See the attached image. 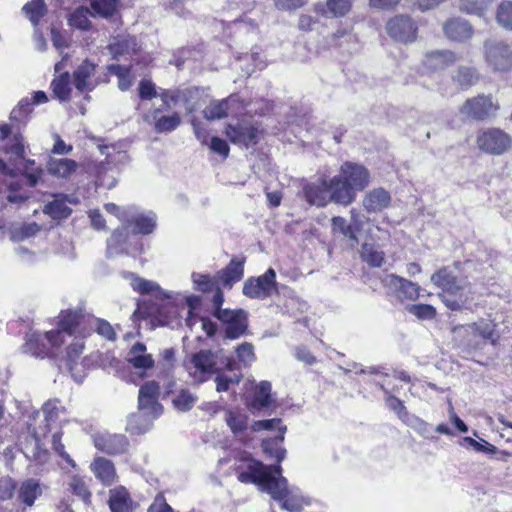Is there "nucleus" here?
I'll list each match as a JSON object with an SVG mask.
<instances>
[{
	"mask_svg": "<svg viewBox=\"0 0 512 512\" xmlns=\"http://www.w3.org/2000/svg\"><path fill=\"white\" fill-rule=\"evenodd\" d=\"M361 258L372 267H381L385 260V254L378 245L364 242L361 248Z\"/></svg>",
	"mask_w": 512,
	"mask_h": 512,
	"instance_id": "obj_33",
	"label": "nucleus"
},
{
	"mask_svg": "<svg viewBox=\"0 0 512 512\" xmlns=\"http://www.w3.org/2000/svg\"><path fill=\"white\" fill-rule=\"evenodd\" d=\"M391 203V195L384 188H374L367 192L362 200V205L368 213H379Z\"/></svg>",
	"mask_w": 512,
	"mask_h": 512,
	"instance_id": "obj_23",
	"label": "nucleus"
},
{
	"mask_svg": "<svg viewBox=\"0 0 512 512\" xmlns=\"http://www.w3.org/2000/svg\"><path fill=\"white\" fill-rule=\"evenodd\" d=\"M479 79V75L474 68L460 67L453 75V80L462 89H467L474 85Z\"/></svg>",
	"mask_w": 512,
	"mask_h": 512,
	"instance_id": "obj_40",
	"label": "nucleus"
},
{
	"mask_svg": "<svg viewBox=\"0 0 512 512\" xmlns=\"http://www.w3.org/2000/svg\"><path fill=\"white\" fill-rule=\"evenodd\" d=\"M352 7V0H327L326 1V15L333 17L345 16Z\"/></svg>",
	"mask_w": 512,
	"mask_h": 512,
	"instance_id": "obj_47",
	"label": "nucleus"
},
{
	"mask_svg": "<svg viewBox=\"0 0 512 512\" xmlns=\"http://www.w3.org/2000/svg\"><path fill=\"white\" fill-rule=\"evenodd\" d=\"M192 280L195 288L201 292H211L219 285L217 276L211 277L207 274L193 273Z\"/></svg>",
	"mask_w": 512,
	"mask_h": 512,
	"instance_id": "obj_48",
	"label": "nucleus"
},
{
	"mask_svg": "<svg viewBox=\"0 0 512 512\" xmlns=\"http://www.w3.org/2000/svg\"><path fill=\"white\" fill-rule=\"evenodd\" d=\"M409 425L422 437L427 439L433 438V428L430 424L425 422L424 420L418 418V417H411V420L409 421Z\"/></svg>",
	"mask_w": 512,
	"mask_h": 512,
	"instance_id": "obj_59",
	"label": "nucleus"
},
{
	"mask_svg": "<svg viewBox=\"0 0 512 512\" xmlns=\"http://www.w3.org/2000/svg\"><path fill=\"white\" fill-rule=\"evenodd\" d=\"M16 489V483L10 477L0 478V502L12 498Z\"/></svg>",
	"mask_w": 512,
	"mask_h": 512,
	"instance_id": "obj_60",
	"label": "nucleus"
},
{
	"mask_svg": "<svg viewBox=\"0 0 512 512\" xmlns=\"http://www.w3.org/2000/svg\"><path fill=\"white\" fill-rule=\"evenodd\" d=\"M126 359L135 369L147 370L154 366L152 355L146 353V346L141 342L130 348Z\"/></svg>",
	"mask_w": 512,
	"mask_h": 512,
	"instance_id": "obj_29",
	"label": "nucleus"
},
{
	"mask_svg": "<svg viewBox=\"0 0 512 512\" xmlns=\"http://www.w3.org/2000/svg\"><path fill=\"white\" fill-rule=\"evenodd\" d=\"M94 325L96 327V331L99 335L103 336L107 340H115L116 334L114 332L113 327L110 325L109 322L102 320V319H95Z\"/></svg>",
	"mask_w": 512,
	"mask_h": 512,
	"instance_id": "obj_64",
	"label": "nucleus"
},
{
	"mask_svg": "<svg viewBox=\"0 0 512 512\" xmlns=\"http://www.w3.org/2000/svg\"><path fill=\"white\" fill-rule=\"evenodd\" d=\"M260 133L259 128L248 123H238L235 126L229 124L226 127V136L229 140L235 145L246 148L257 144Z\"/></svg>",
	"mask_w": 512,
	"mask_h": 512,
	"instance_id": "obj_18",
	"label": "nucleus"
},
{
	"mask_svg": "<svg viewBox=\"0 0 512 512\" xmlns=\"http://www.w3.org/2000/svg\"><path fill=\"white\" fill-rule=\"evenodd\" d=\"M122 276L130 280V286L135 292L140 294H150L157 298L171 297L167 292L162 290L160 285L155 281L141 278L132 272H123Z\"/></svg>",
	"mask_w": 512,
	"mask_h": 512,
	"instance_id": "obj_21",
	"label": "nucleus"
},
{
	"mask_svg": "<svg viewBox=\"0 0 512 512\" xmlns=\"http://www.w3.org/2000/svg\"><path fill=\"white\" fill-rule=\"evenodd\" d=\"M271 403V383L268 381H262L257 387L251 402V408L255 410H261L268 407Z\"/></svg>",
	"mask_w": 512,
	"mask_h": 512,
	"instance_id": "obj_38",
	"label": "nucleus"
},
{
	"mask_svg": "<svg viewBox=\"0 0 512 512\" xmlns=\"http://www.w3.org/2000/svg\"><path fill=\"white\" fill-rule=\"evenodd\" d=\"M454 339L467 350L481 349L486 341L495 344L499 338L493 320L481 318L453 329Z\"/></svg>",
	"mask_w": 512,
	"mask_h": 512,
	"instance_id": "obj_5",
	"label": "nucleus"
},
{
	"mask_svg": "<svg viewBox=\"0 0 512 512\" xmlns=\"http://www.w3.org/2000/svg\"><path fill=\"white\" fill-rule=\"evenodd\" d=\"M183 95L184 93H182L181 89L159 88V97L163 103L162 109L170 110L173 106L180 102V98L183 97Z\"/></svg>",
	"mask_w": 512,
	"mask_h": 512,
	"instance_id": "obj_50",
	"label": "nucleus"
},
{
	"mask_svg": "<svg viewBox=\"0 0 512 512\" xmlns=\"http://www.w3.org/2000/svg\"><path fill=\"white\" fill-rule=\"evenodd\" d=\"M114 58L136 51V40L133 37H126L115 40L109 46Z\"/></svg>",
	"mask_w": 512,
	"mask_h": 512,
	"instance_id": "obj_43",
	"label": "nucleus"
},
{
	"mask_svg": "<svg viewBox=\"0 0 512 512\" xmlns=\"http://www.w3.org/2000/svg\"><path fill=\"white\" fill-rule=\"evenodd\" d=\"M138 91L139 97L142 100H151L155 97H159V89L156 88L154 83L147 79L140 81Z\"/></svg>",
	"mask_w": 512,
	"mask_h": 512,
	"instance_id": "obj_58",
	"label": "nucleus"
},
{
	"mask_svg": "<svg viewBox=\"0 0 512 512\" xmlns=\"http://www.w3.org/2000/svg\"><path fill=\"white\" fill-rule=\"evenodd\" d=\"M69 487L72 493L78 496L84 503H89L91 493L85 481L79 476H72L69 482Z\"/></svg>",
	"mask_w": 512,
	"mask_h": 512,
	"instance_id": "obj_51",
	"label": "nucleus"
},
{
	"mask_svg": "<svg viewBox=\"0 0 512 512\" xmlns=\"http://www.w3.org/2000/svg\"><path fill=\"white\" fill-rule=\"evenodd\" d=\"M119 220L126 227H133V231L139 234H150L157 225V217L153 212L139 213L135 207H127L119 215Z\"/></svg>",
	"mask_w": 512,
	"mask_h": 512,
	"instance_id": "obj_13",
	"label": "nucleus"
},
{
	"mask_svg": "<svg viewBox=\"0 0 512 512\" xmlns=\"http://www.w3.org/2000/svg\"><path fill=\"white\" fill-rule=\"evenodd\" d=\"M370 178V172L364 165L344 162L339 173L331 178L333 202L344 206L351 204L355 201L357 192L369 185Z\"/></svg>",
	"mask_w": 512,
	"mask_h": 512,
	"instance_id": "obj_4",
	"label": "nucleus"
},
{
	"mask_svg": "<svg viewBox=\"0 0 512 512\" xmlns=\"http://www.w3.org/2000/svg\"><path fill=\"white\" fill-rule=\"evenodd\" d=\"M91 14L89 8L81 6L78 7L69 18V23L71 26L76 27L81 30H89L91 27V22L89 20V15Z\"/></svg>",
	"mask_w": 512,
	"mask_h": 512,
	"instance_id": "obj_46",
	"label": "nucleus"
},
{
	"mask_svg": "<svg viewBox=\"0 0 512 512\" xmlns=\"http://www.w3.org/2000/svg\"><path fill=\"white\" fill-rule=\"evenodd\" d=\"M354 41V35L346 28H340L328 38V43L332 46L343 47L346 43Z\"/></svg>",
	"mask_w": 512,
	"mask_h": 512,
	"instance_id": "obj_56",
	"label": "nucleus"
},
{
	"mask_svg": "<svg viewBox=\"0 0 512 512\" xmlns=\"http://www.w3.org/2000/svg\"><path fill=\"white\" fill-rule=\"evenodd\" d=\"M61 438H62V432H55L52 435V447H53L54 451L62 459H64L70 466L75 468L76 467V463L70 457V455L65 451V447H64L63 443L61 442Z\"/></svg>",
	"mask_w": 512,
	"mask_h": 512,
	"instance_id": "obj_57",
	"label": "nucleus"
},
{
	"mask_svg": "<svg viewBox=\"0 0 512 512\" xmlns=\"http://www.w3.org/2000/svg\"><path fill=\"white\" fill-rule=\"evenodd\" d=\"M369 223V218L364 214L352 209L350 211V221L348 222L341 216L332 218V231L339 233L352 242V245L359 243L358 235L364 230Z\"/></svg>",
	"mask_w": 512,
	"mask_h": 512,
	"instance_id": "obj_11",
	"label": "nucleus"
},
{
	"mask_svg": "<svg viewBox=\"0 0 512 512\" xmlns=\"http://www.w3.org/2000/svg\"><path fill=\"white\" fill-rule=\"evenodd\" d=\"M110 170V165L109 164H100L97 168V173H96V184L98 186H102L106 189H112L113 187H115L116 185V179L114 178V176H111V177H108L107 176V173L108 171Z\"/></svg>",
	"mask_w": 512,
	"mask_h": 512,
	"instance_id": "obj_55",
	"label": "nucleus"
},
{
	"mask_svg": "<svg viewBox=\"0 0 512 512\" xmlns=\"http://www.w3.org/2000/svg\"><path fill=\"white\" fill-rule=\"evenodd\" d=\"M412 315L420 320H431L436 316V309L429 304H414L407 307Z\"/></svg>",
	"mask_w": 512,
	"mask_h": 512,
	"instance_id": "obj_53",
	"label": "nucleus"
},
{
	"mask_svg": "<svg viewBox=\"0 0 512 512\" xmlns=\"http://www.w3.org/2000/svg\"><path fill=\"white\" fill-rule=\"evenodd\" d=\"M478 148L490 155H502L512 147V137L500 128L480 130L476 137Z\"/></svg>",
	"mask_w": 512,
	"mask_h": 512,
	"instance_id": "obj_9",
	"label": "nucleus"
},
{
	"mask_svg": "<svg viewBox=\"0 0 512 512\" xmlns=\"http://www.w3.org/2000/svg\"><path fill=\"white\" fill-rule=\"evenodd\" d=\"M244 275V263L239 260H231L230 263L222 270L218 271L216 276L218 282L225 288H232V286L240 281Z\"/></svg>",
	"mask_w": 512,
	"mask_h": 512,
	"instance_id": "obj_27",
	"label": "nucleus"
},
{
	"mask_svg": "<svg viewBox=\"0 0 512 512\" xmlns=\"http://www.w3.org/2000/svg\"><path fill=\"white\" fill-rule=\"evenodd\" d=\"M331 186L332 179H322L320 183L306 184L303 187L304 197L310 205L324 207L329 202H333Z\"/></svg>",
	"mask_w": 512,
	"mask_h": 512,
	"instance_id": "obj_19",
	"label": "nucleus"
},
{
	"mask_svg": "<svg viewBox=\"0 0 512 512\" xmlns=\"http://www.w3.org/2000/svg\"><path fill=\"white\" fill-rule=\"evenodd\" d=\"M382 283L386 288L394 293L400 301H414L419 297V285L403 277H399L395 274H388L382 278Z\"/></svg>",
	"mask_w": 512,
	"mask_h": 512,
	"instance_id": "obj_15",
	"label": "nucleus"
},
{
	"mask_svg": "<svg viewBox=\"0 0 512 512\" xmlns=\"http://www.w3.org/2000/svg\"><path fill=\"white\" fill-rule=\"evenodd\" d=\"M51 88L54 96L60 101H68L71 95V77L68 72L61 73L52 83Z\"/></svg>",
	"mask_w": 512,
	"mask_h": 512,
	"instance_id": "obj_35",
	"label": "nucleus"
},
{
	"mask_svg": "<svg viewBox=\"0 0 512 512\" xmlns=\"http://www.w3.org/2000/svg\"><path fill=\"white\" fill-rule=\"evenodd\" d=\"M219 353L203 349L193 353L184 362V367L194 383L207 381L212 375L218 373Z\"/></svg>",
	"mask_w": 512,
	"mask_h": 512,
	"instance_id": "obj_6",
	"label": "nucleus"
},
{
	"mask_svg": "<svg viewBox=\"0 0 512 512\" xmlns=\"http://www.w3.org/2000/svg\"><path fill=\"white\" fill-rule=\"evenodd\" d=\"M386 405L389 409L394 411L400 419L405 420V418L408 417V412L403 402L395 396L389 395L386 399Z\"/></svg>",
	"mask_w": 512,
	"mask_h": 512,
	"instance_id": "obj_62",
	"label": "nucleus"
},
{
	"mask_svg": "<svg viewBox=\"0 0 512 512\" xmlns=\"http://www.w3.org/2000/svg\"><path fill=\"white\" fill-rule=\"evenodd\" d=\"M243 294L252 299H266L278 292L276 272L269 268L259 277L248 278L243 285Z\"/></svg>",
	"mask_w": 512,
	"mask_h": 512,
	"instance_id": "obj_10",
	"label": "nucleus"
},
{
	"mask_svg": "<svg viewBox=\"0 0 512 512\" xmlns=\"http://www.w3.org/2000/svg\"><path fill=\"white\" fill-rule=\"evenodd\" d=\"M164 110L162 108H155L146 114L143 119L158 133H169L174 131L181 124V118L178 113L174 112L171 115H161Z\"/></svg>",
	"mask_w": 512,
	"mask_h": 512,
	"instance_id": "obj_20",
	"label": "nucleus"
},
{
	"mask_svg": "<svg viewBox=\"0 0 512 512\" xmlns=\"http://www.w3.org/2000/svg\"><path fill=\"white\" fill-rule=\"evenodd\" d=\"M216 318L226 324L225 335L228 339H237L247 330V312L242 309L220 310Z\"/></svg>",
	"mask_w": 512,
	"mask_h": 512,
	"instance_id": "obj_14",
	"label": "nucleus"
},
{
	"mask_svg": "<svg viewBox=\"0 0 512 512\" xmlns=\"http://www.w3.org/2000/svg\"><path fill=\"white\" fill-rule=\"evenodd\" d=\"M121 0H90L91 8L103 18L112 17L118 10Z\"/></svg>",
	"mask_w": 512,
	"mask_h": 512,
	"instance_id": "obj_41",
	"label": "nucleus"
},
{
	"mask_svg": "<svg viewBox=\"0 0 512 512\" xmlns=\"http://www.w3.org/2000/svg\"><path fill=\"white\" fill-rule=\"evenodd\" d=\"M86 320L81 310L62 311L59 316L58 328L46 332H31L26 336L23 352L34 357H56L62 345L66 344L65 368L77 383L86 376L87 358L81 355L85 348L84 338L88 331Z\"/></svg>",
	"mask_w": 512,
	"mask_h": 512,
	"instance_id": "obj_1",
	"label": "nucleus"
},
{
	"mask_svg": "<svg viewBox=\"0 0 512 512\" xmlns=\"http://www.w3.org/2000/svg\"><path fill=\"white\" fill-rule=\"evenodd\" d=\"M100 83L97 76V65L84 60L73 72V84L79 92L92 91Z\"/></svg>",
	"mask_w": 512,
	"mask_h": 512,
	"instance_id": "obj_17",
	"label": "nucleus"
},
{
	"mask_svg": "<svg viewBox=\"0 0 512 512\" xmlns=\"http://www.w3.org/2000/svg\"><path fill=\"white\" fill-rule=\"evenodd\" d=\"M241 483H254L262 491L267 492L275 500L280 501L281 508L290 512H299L308 502L295 486H288V481L282 476V467L265 465L262 462L249 459L247 469L238 474Z\"/></svg>",
	"mask_w": 512,
	"mask_h": 512,
	"instance_id": "obj_2",
	"label": "nucleus"
},
{
	"mask_svg": "<svg viewBox=\"0 0 512 512\" xmlns=\"http://www.w3.org/2000/svg\"><path fill=\"white\" fill-rule=\"evenodd\" d=\"M387 33L394 40L407 43L416 38L417 27L413 20L405 15L395 16L390 19L386 25Z\"/></svg>",
	"mask_w": 512,
	"mask_h": 512,
	"instance_id": "obj_16",
	"label": "nucleus"
},
{
	"mask_svg": "<svg viewBox=\"0 0 512 512\" xmlns=\"http://www.w3.org/2000/svg\"><path fill=\"white\" fill-rule=\"evenodd\" d=\"M285 432L286 427H279V434L276 437L265 439L262 442L264 453L278 462L283 461L286 457V450L282 447Z\"/></svg>",
	"mask_w": 512,
	"mask_h": 512,
	"instance_id": "obj_32",
	"label": "nucleus"
},
{
	"mask_svg": "<svg viewBox=\"0 0 512 512\" xmlns=\"http://www.w3.org/2000/svg\"><path fill=\"white\" fill-rule=\"evenodd\" d=\"M39 231H40V226L37 223H28V224H24L18 230H16L13 234V237L16 240H23L25 238L34 236Z\"/></svg>",
	"mask_w": 512,
	"mask_h": 512,
	"instance_id": "obj_63",
	"label": "nucleus"
},
{
	"mask_svg": "<svg viewBox=\"0 0 512 512\" xmlns=\"http://www.w3.org/2000/svg\"><path fill=\"white\" fill-rule=\"evenodd\" d=\"M484 59L494 72H507L512 68V47L500 40H486Z\"/></svg>",
	"mask_w": 512,
	"mask_h": 512,
	"instance_id": "obj_8",
	"label": "nucleus"
},
{
	"mask_svg": "<svg viewBox=\"0 0 512 512\" xmlns=\"http://www.w3.org/2000/svg\"><path fill=\"white\" fill-rule=\"evenodd\" d=\"M138 408L139 412L129 417L127 429L134 433H144L151 421L162 413V406L158 399L138 394Z\"/></svg>",
	"mask_w": 512,
	"mask_h": 512,
	"instance_id": "obj_7",
	"label": "nucleus"
},
{
	"mask_svg": "<svg viewBox=\"0 0 512 512\" xmlns=\"http://www.w3.org/2000/svg\"><path fill=\"white\" fill-rule=\"evenodd\" d=\"M42 490L38 481L27 479L19 488V499L27 506H32L35 500L41 495Z\"/></svg>",
	"mask_w": 512,
	"mask_h": 512,
	"instance_id": "obj_34",
	"label": "nucleus"
},
{
	"mask_svg": "<svg viewBox=\"0 0 512 512\" xmlns=\"http://www.w3.org/2000/svg\"><path fill=\"white\" fill-rule=\"evenodd\" d=\"M49 174L58 178H69L78 168V163L68 158L50 157L47 162Z\"/></svg>",
	"mask_w": 512,
	"mask_h": 512,
	"instance_id": "obj_31",
	"label": "nucleus"
},
{
	"mask_svg": "<svg viewBox=\"0 0 512 512\" xmlns=\"http://www.w3.org/2000/svg\"><path fill=\"white\" fill-rule=\"evenodd\" d=\"M498 109L499 105L491 95H478L467 99L461 106L460 113L466 118L485 120L495 116Z\"/></svg>",
	"mask_w": 512,
	"mask_h": 512,
	"instance_id": "obj_12",
	"label": "nucleus"
},
{
	"mask_svg": "<svg viewBox=\"0 0 512 512\" xmlns=\"http://www.w3.org/2000/svg\"><path fill=\"white\" fill-rule=\"evenodd\" d=\"M197 397L188 390H181L173 399V404L179 411L190 410L196 403Z\"/></svg>",
	"mask_w": 512,
	"mask_h": 512,
	"instance_id": "obj_52",
	"label": "nucleus"
},
{
	"mask_svg": "<svg viewBox=\"0 0 512 512\" xmlns=\"http://www.w3.org/2000/svg\"><path fill=\"white\" fill-rule=\"evenodd\" d=\"M496 21L505 30L512 31V1H502L499 4Z\"/></svg>",
	"mask_w": 512,
	"mask_h": 512,
	"instance_id": "obj_45",
	"label": "nucleus"
},
{
	"mask_svg": "<svg viewBox=\"0 0 512 512\" xmlns=\"http://www.w3.org/2000/svg\"><path fill=\"white\" fill-rule=\"evenodd\" d=\"M236 354H237L238 360L244 366H249L256 360V356L254 353V347L251 343H248V342H244V343L240 344L236 348Z\"/></svg>",
	"mask_w": 512,
	"mask_h": 512,
	"instance_id": "obj_54",
	"label": "nucleus"
},
{
	"mask_svg": "<svg viewBox=\"0 0 512 512\" xmlns=\"http://www.w3.org/2000/svg\"><path fill=\"white\" fill-rule=\"evenodd\" d=\"M225 421L234 434L243 432L248 425L247 415L239 411H228Z\"/></svg>",
	"mask_w": 512,
	"mask_h": 512,
	"instance_id": "obj_42",
	"label": "nucleus"
},
{
	"mask_svg": "<svg viewBox=\"0 0 512 512\" xmlns=\"http://www.w3.org/2000/svg\"><path fill=\"white\" fill-rule=\"evenodd\" d=\"M22 11L36 28L40 19L46 15L48 10L44 0H31L22 7Z\"/></svg>",
	"mask_w": 512,
	"mask_h": 512,
	"instance_id": "obj_36",
	"label": "nucleus"
},
{
	"mask_svg": "<svg viewBox=\"0 0 512 512\" xmlns=\"http://www.w3.org/2000/svg\"><path fill=\"white\" fill-rule=\"evenodd\" d=\"M94 442L98 450L113 455L124 453L129 446L128 439L122 434L99 435Z\"/></svg>",
	"mask_w": 512,
	"mask_h": 512,
	"instance_id": "obj_22",
	"label": "nucleus"
},
{
	"mask_svg": "<svg viewBox=\"0 0 512 512\" xmlns=\"http://www.w3.org/2000/svg\"><path fill=\"white\" fill-rule=\"evenodd\" d=\"M456 55L450 50L432 51L426 54L424 66L432 71H440L454 64Z\"/></svg>",
	"mask_w": 512,
	"mask_h": 512,
	"instance_id": "obj_28",
	"label": "nucleus"
},
{
	"mask_svg": "<svg viewBox=\"0 0 512 512\" xmlns=\"http://www.w3.org/2000/svg\"><path fill=\"white\" fill-rule=\"evenodd\" d=\"M77 202V198L74 195L58 194L53 201L45 205L44 213L48 214L53 219H64L72 212L71 208L67 206V203L75 205Z\"/></svg>",
	"mask_w": 512,
	"mask_h": 512,
	"instance_id": "obj_25",
	"label": "nucleus"
},
{
	"mask_svg": "<svg viewBox=\"0 0 512 512\" xmlns=\"http://www.w3.org/2000/svg\"><path fill=\"white\" fill-rule=\"evenodd\" d=\"M493 0H458V9L466 14L483 16Z\"/></svg>",
	"mask_w": 512,
	"mask_h": 512,
	"instance_id": "obj_37",
	"label": "nucleus"
},
{
	"mask_svg": "<svg viewBox=\"0 0 512 512\" xmlns=\"http://www.w3.org/2000/svg\"><path fill=\"white\" fill-rule=\"evenodd\" d=\"M126 227L116 229L107 240V253L109 256H115L122 251V245L126 240Z\"/></svg>",
	"mask_w": 512,
	"mask_h": 512,
	"instance_id": "obj_44",
	"label": "nucleus"
},
{
	"mask_svg": "<svg viewBox=\"0 0 512 512\" xmlns=\"http://www.w3.org/2000/svg\"><path fill=\"white\" fill-rule=\"evenodd\" d=\"M90 469L94 476L104 485L109 486L116 480V470L114 464L104 458L97 457L90 465Z\"/></svg>",
	"mask_w": 512,
	"mask_h": 512,
	"instance_id": "obj_26",
	"label": "nucleus"
},
{
	"mask_svg": "<svg viewBox=\"0 0 512 512\" xmlns=\"http://www.w3.org/2000/svg\"><path fill=\"white\" fill-rule=\"evenodd\" d=\"M463 440L477 452H483L487 454H495L498 452L497 447L487 441L483 440V443H480L471 437H465Z\"/></svg>",
	"mask_w": 512,
	"mask_h": 512,
	"instance_id": "obj_61",
	"label": "nucleus"
},
{
	"mask_svg": "<svg viewBox=\"0 0 512 512\" xmlns=\"http://www.w3.org/2000/svg\"><path fill=\"white\" fill-rule=\"evenodd\" d=\"M229 110V98L222 100H213L203 110V115L207 120H216L227 117Z\"/></svg>",
	"mask_w": 512,
	"mask_h": 512,
	"instance_id": "obj_39",
	"label": "nucleus"
},
{
	"mask_svg": "<svg viewBox=\"0 0 512 512\" xmlns=\"http://www.w3.org/2000/svg\"><path fill=\"white\" fill-rule=\"evenodd\" d=\"M431 282L442 290L439 297L448 309L471 310L475 305V292L471 283L458 276L454 269L444 267L438 270L432 274Z\"/></svg>",
	"mask_w": 512,
	"mask_h": 512,
	"instance_id": "obj_3",
	"label": "nucleus"
},
{
	"mask_svg": "<svg viewBox=\"0 0 512 512\" xmlns=\"http://www.w3.org/2000/svg\"><path fill=\"white\" fill-rule=\"evenodd\" d=\"M108 505L111 512H132V499L123 486L109 491Z\"/></svg>",
	"mask_w": 512,
	"mask_h": 512,
	"instance_id": "obj_30",
	"label": "nucleus"
},
{
	"mask_svg": "<svg viewBox=\"0 0 512 512\" xmlns=\"http://www.w3.org/2000/svg\"><path fill=\"white\" fill-rule=\"evenodd\" d=\"M443 30L449 39L457 42L466 41L473 35L472 25L462 18H453L448 20L444 24Z\"/></svg>",
	"mask_w": 512,
	"mask_h": 512,
	"instance_id": "obj_24",
	"label": "nucleus"
},
{
	"mask_svg": "<svg viewBox=\"0 0 512 512\" xmlns=\"http://www.w3.org/2000/svg\"><path fill=\"white\" fill-rule=\"evenodd\" d=\"M108 70L118 77V87L120 90L126 91L131 87L132 77L129 68L117 64H112L108 66Z\"/></svg>",
	"mask_w": 512,
	"mask_h": 512,
	"instance_id": "obj_49",
	"label": "nucleus"
}]
</instances>
